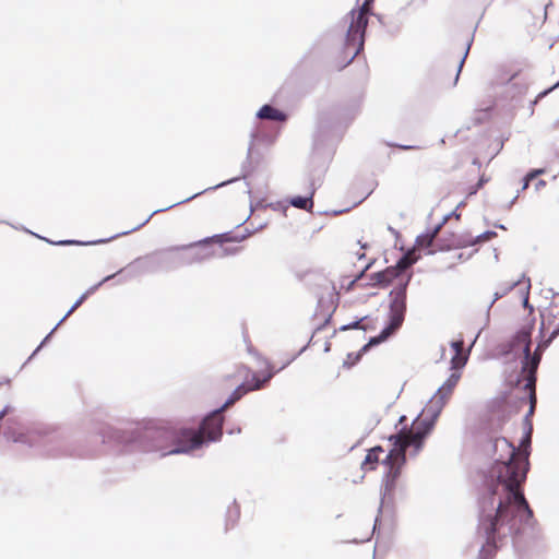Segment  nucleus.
<instances>
[{
	"mask_svg": "<svg viewBox=\"0 0 559 559\" xmlns=\"http://www.w3.org/2000/svg\"><path fill=\"white\" fill-rule=\"evenodd\" d=\"M493 448L496 457L488 472V495L480 501L478 525L487 538V545L481 549L486 555L492 552L497 539L520 532L533 518L521 490L528 469L527 459L506 438L497 439Z\"/></svg>",
	"mask_w": 559,
	"mask_h": 559,
	"instance_id": "obj_1",
	"label": "nucleus"
},
{
	"mask_svg": "<svg viewBox=\"0 0 559 559\" xmlns=\"http://www.w3.org/2000/svg\"><path fill=\"white\" fill-rule=\"evenodd\" d=\"M447 400L435 395L428 401L421 413L414 419L411 429L391 436L393 448L385 454L381 463L384 467L382 504L395 488V481L406 462V450L412 448V455H417L423 448L425 438L431 432L436 420L441 414Z\"/></svg>",
	"mask_w": 559,
	"mask_h": 559,
	"instance_id": "obj_2",
	"label": "nucleus"
},
{
	"mask_svg": "<svg viewBox=\"0 0 559 559\" xmlns=\"http://www.w3.org/2000/svg\"><path fill=\"white\" fill-rule=\"evenodd\" d=\"M261 366L264 367V369L261 371L263 376L262 378H260L257 373L251 372L246 366L237 367L234 377H237L241 382L223 404V406L206 416L198 431L191 429H182L175 438V447L171 450L165 452L164 455L191 453L194 450L202 448L203 444L207 442L217 441L222 436L223 411L241 399V396L246 393L260 390L273 377L274 372L272 371L269 361L262 360Z\"/></svg>",
	"mask_w": 559,
	"mask_h": 559,
	"instance_id": "obj_3",
	"label": "nucleus"
},
{
	"mask_svg": "<svg viewBox=\"0 0 559 559\" xmlns=\"http://www.w3.org/2000/svg\"><path fill=\"white\" fill-rule=\"evenodd\" d=\"M533 326L522 329L516 333L512 342V350L520 353L522 358V378L519 382H524V389L530 393L531 407L528 414H533L536 402L535 397V382L536 370L540 362L542 353L547 348L551 341L559 335V326L555 329L547 341L538 343L534 354H531V334Z\"/></svg>",
	"mask_w": 559,
	"mask_h": 559,
	"instance_id": "obj_4",
	"label": "nucleus"
},
{
	"mask_svg": "<svg viewBox=\"0 0 559 559\" xmlns=\"http://www.w3.org/2000/svg\"><path fill=\"white\" fill-rule=\"evenodd\" d=\"M408 283L409 276L402 277L399 284L390 292L388 325L378 336L370 338V341L362 347V350L368 349L372 345L380 344L401 328L406 313V292Z\"/></svg>",
	"mask_w": 559,
	"mask_h": 559,
	"instance_id": "obj_5",
	"label": "nucleus"
},
{
	"mask_svg": "<svg viewBox=\"0 0 559 559\" xmlns=\"http://www.w3.org/2000/svg\"><path fill=\"white\" fill-rule=\"evenodd\" d=\"M372 0H364L358 10H352L346 22L348 28L346 34V49L353 50V58H355L364 47L365 31L368 24V14L370 13V3Z\"/></svg>",
	"mask_w": 559,
	"mask_h": 559,
	"instance_id": "obj_6",
	"label": "nucleus"
},
{
	"mask_svg": "<svg viewBox=\"0 0 559 559\" xmlns=\"http://www.w3.org/2000/svg\"><path fill=\"white\" fill-rule=\"evenodd\" d=\"M222 236H214L212 238H206L200 240L193 245L178 247V249L188 250V254L183 258L187 263H194L204 261L212 255H214L213 250L209 247V242L211 240L221 241Z\"/></svg>",
	"mask_w": 559,
	"mask_h": 559,
	"instance_id": "obj_7",
	"label": "nucleus"
},
{
	"mask_svg": "<svg viewBox=\"0 0 559 559\" xmlns=\"http://www.w3.org/2000/svg\"><path fill=\"white\" fill-rule=\"evenodd\" d=\"M413 262L414 261L411 260L407 255L403 257L402 259H400L395 266L388 267L384 271L377 273L374 275L376 283L382 286H386L391 284L394 280H397V282H400L402 277H411V274H402V272L405 271L408 266H411ZM397 284L399 283H396V285Z\"/></svg>",
	"mask_w": 559,
	"mask_h": 559,
	"instance_id": "obj_8",
	"label": "nucleus"
},
{
	"mask_svg": "<svg viewBox=\"0 0 559 559\" xmlns=\"http://www.w3.org/2000/svg\"><path fill=\"white\" fill-rule=\"evenodd\" d=\"M115 275H108L106 276L102 282L98 284L90 287L75 302L74 305L69 309V311L63 316V318L57 323V325L51 330V332L45 337V340L40 343V345L35 349L33 353V356L41 348V346L46 343V341L50 337V335L57 330V328L76 309L79 308L83 301L92 294H94L105 282H108L111 280Z\"/></svg>",
	"mask_w": 559,
	"mask_h": 559,
	"instance_id": "obj_9",
	"label": "nucleus"
},
{
	"mask_svg": "<svg viewBox=\"0 0 559 559\" xmlns=\"http://www.w3.org/2000/svg\"><path fill=\"white\" fill-rule=\"evenodd\" d=\"M451 348L454 352V355L451 358V368L452 369H461L465 366L467 361V356L463 354V341H454L451 343Z\"/></svg>",
	"mask_w": 559,
	"mask_h": 559,
	"instance_id": "obj_10",
	"label": "nucleus"
},
{
	"mask_svg": "<svg viewBox=\"0 0 559 559\" xmlns=\"http://www.w3.org/2000/svg\"><path fill=\"white\" fill-rule=\"evenodd\" d=\"M460 378L461 374L459 372L451 373L450 377L444 381V383L437 390L436 394L448 401L454 388L456 386Z\"/></svg>",
	"mask_w": 559,
	"mask_h": 559,
	"instance_id": "obj_11",
	"label": "nucleus"
},
{
	"mask_svg": "<svg viewBox=\"0 0 559 559\" xmlns=\"http://www.w3.org/2000/svg\"><path fill=\"white\" fill-rule=\"evenodd\" d=\"M257 118L274 121H284L286 119V115L281 110L272 107L271 105H264L257 112Z\"/></svg>",
	"mask_w": 559,
	"mask_h": 559,
	"instance_id": "obj_12",
	"label": "nucleus"
},
{
	"mask_svg": "<svg viewBox=\"0 0 559 559\" xmlns=\"http://www.w3.org/2000/svg\"><path fill=\"white\" fill-rule=\"evenodd\" d=\"M448 217H444V219L439 225H437L431 231L419 235L416 238V246L421 249L428 248L432 243V240L435 239L441 226L445 223Z\"/></svg>",
	"mask_w": 559,
	"mask_h": 559,
	"instance_id": "obj_13",
	"label": "nucleus"
},
{
	"mask_svg": "<svg viewBox=\"0 0 559 559\" xmlns=\"http://www.w3.org/2000/svg\"><path fill=\"white\" fill-rule=\"evenodd\" d=\"M384 451L381 447H376L368 451L361 467L364 469H373L374 464L380 461V454H382Z\"/></svg>",
	"mask_w": 559,
	"mask_h": 559,
	"instance_id": "obj_14",
	"label": "nucleus"
},
{
	"mask_svg": "<svg viewBox=\"0 0 559 559\" xmlns=\"http://www.w3.org/2000/svg\"><path fill=\"white\" fill-rule=\"evenodd\" d=\"M312 195L313 191H311L308 197H294L290 199L289 203L294 207L310 211L313 206Z\"/></svg>",
	"mask_w": 559,
	"mask_h": 559,
	"instance_id": "obj_15",
	"label": "nucleus"
},
{
	"mask_svg": "<svg viewBox=\"0 0 559 559\" xmlns=\"http://www.w3.org/2000/svg\"><path fill=\"white\" fill-rule=\"evenodd\" d=\"M521 284H522V281H521V280H519V281H516V282H513L511 285H508V286H506V287L501 288V290H500V292L495 293V297H493L492 301L490 302V305H489V307H488V309H487V311H486V320H487V321H488V319H489V309H490V307H491V306H492V305H493V304H495L499 298H501L502 296H504L509 290H511L512 288H514L515 286L521 285Z\"/></svg>",
	"mask_w": 559,
	"mask_h": 559,
	"instance_id": "obj_16",
	"label": "nucleus"
},
{
	"mask_svg": "<svg viewBox=\"0 0 559 559\" xmlns=\"http://www.w3.org/2000/svg\"><path fill=\"white\" fill-rule=\"evenodd\" d=\"M521 281H522V284L520 286H521V292L523 294V306H524V308H527V309H530L532 311L533 308L528 304V295H530V288H531V281H530V278H526L525 275L522 276Z\"/></svg>",
	"mask_w": 559,
	"mask_h": 559,
	"instance_id": "obj_17",
	"label": "nucleus"
},
{
	"mask_svg": "<svg viewBox=\"0 0 559 559\" xmlns=\"http://www.w3.org/2000/svg\"><path fill=\"white\" fill-rule=\"evenodd\" d=\"M5 436L9 440H12L13 442H23V443L28 442L26 436L23 432L15 433L12 431H7Z\"/></svg>",
	"mask_w": 559,
	"mask_h": 559,
	"instance_id": "obj_18",
	"label": "nucleus"
},
{
	"mask_svg": "<svg viewBox=\"0 0 559 559\" xmlns=\"http://www.w3.org/2000/svg\"><path fill=\"white\" fill-rule=\"evenodd\" d=\"M496 236L495 231H485L480 235H478L473 241H471V245H475L481 241H487Z\"/></svg>",
	"mask_w": 559,
	"mask_h": 559,
	"instance_id": "obj_19",
	"label": "nucleus"
},
{
	"mask_svg": "<svg viewBox=\"0 0 559 559\" xmlns=\"http://www.w3.org/2000/svg\"><path fill=\"white\" fill-rule=\"evenodd\" d=\"M366 350H362V348L360 349L359 354H357L356 356H354L353 354H348L347 355V358L346 360L344 361V365L346 366H353L354 364H356V361L359 359L360 355L362 353H365Z\"/></svg>",
	"mask_w": 559,
	"mask_h": 559,
	"instance_id": "obj_20",
	"label": "nucleus"
},
{
	"mask_svg": "<svg viewBox=\"0 0 559 559\" xmlns=\"http://www.w3.org/2000/svg\"><path fill=\"white\" fill-rule=\"evenodd\" d=\"M543 173H544L543 169H535V170L528 173L527 176H528V178L533 179V178H535L536 176H538V175H540Z\"/></svg>",
	"mask_w": 559,
	"mask_h": 559,
	"instance_id": "obj_21",
	"label": "nucleus"
},
{
	"mask_svg": "<svg viewBox=\"0 0 559 559\" xmlns=\"http://www.w3.org/2000/svg\"><path fill=\"white\" fill-rule=\"evenodd\" d=\"M483 183H484V180H483V179H480V180H479V182L476 185V187H474V188L471 190L469 194H474V193H476V192H477V190H478V188H480V187L483 186Z\"/></svg>",
	"mask_w": 559,
	"mask_h": 559,
	"instance_id": "obj_22",
	"label": "nucleus"
},
{
	"mask_svg": "<svg viewBox=\"0 0 559 559\" xmlns=\"http://www.w3.org/2000/svg\"><path fill=\"white\" fill-rule=\"evenodd\" d=\"M545 186H546V181L545 180H539V181L536 182L535 189L538 191L542 188H544Z\"/></svg>",
	"mask_w": 559,
	"mask_h": 559,
	"instance_id": "obj_23",
	"label": "nucleus"
},
{
	"mask_svg": "<svg viewBox=\"0 0 559 559\" xmlns=\"http://www.w3.org/2000/svg\"><path fill=\"white\" fill-rule=\"evenodd\" d=\"M235 180H236V179H231V180H228V181L221 182V183H218V185H216V186H214V187H211L210 189H217V188L223 187V186H226L227 183H230V182H233V181H235Z\"/></svg>",
	"mask_w": 559,
	"mask_h": 559,
	"instance_id": "obj_24",
	"label": "nucleus"
},
{
	"mask_svg": "<svg viewBox=\"0 0 559 559\" xmlns=\"http://www.w3.org/2000/svg\"><path fill=\"white\" fill-rule=\"evenodd\" d=\"M531 180H532V179H531V178H528V176L526 175V177L524 178V182H523V186H522V190H525V189H527V188H528V185H530V181H531Z\"/></svg>",
	"mask_w": 559,
	"mask_h": 559,
	"instance_id": "obj_25",
	"label": "nucleus"
},
{
	"mask_svg": "<svg viewBox=\"0 0 559 559\" xmlns=\"http://www.w3.org/2000/svg\"><path fill=\"white\" fill-rule=\"evenodd\" d=\"M467 53H468V48L466 49V51L464 52L463 58H462V59H461V61H460V64H459V72L461 71V69H462V67H463V64H464V61H465V58H466Z\"/></svg>",
	"mask_w": 559,
	"mask_h": 559,
	"instance_id": "obj_26",
	"label": "nucleus"
},
{
	"mask_svg": "<svg viewBox=\"0 0 559 559\" xmlns=\"http://www.w3.org/2000/svg\"><path fill=\"white\" fill-rule=\"evenodd\" d=\"M8 411H9V407L7 406V407H4V408L0 412V420H1L5 415H7Z\"/></svg>",
	"mask_w": 559,
	"mask_h": 559,
	"instance_id": "obj_27",
	"label": "nucleus"
},
{
	"mask_svg": "<svg viewBox=\"0 0 559 559\" xmlns=\"http://www.w3.org/2000/svg\"><path fill=\"white\" fill-rule=\"evenodd\" d=\"M558 86H559V81H558V82H557L552 87H550L549 90H547V91H545L544 93H542V95H546L548 92H550V91L555 90V88H556V87H558Z\"/></svg>",
	"mask_w": 559,
	"mask_h": 559,
	"instance_id": "obj_28",
	"label": "nucleus"
},
{
	"mask_svg": "<svg viewBox=\"0 0 559 559\" xmlns=\"http://www.w3.org/2000/svg\"><path fill=\"white\" fill-rule=\"evenodd\" d=\"M72 243H75V241H72V240H63V241H59L58 245H72Z\"/></svg>",
	"mask_w": 559,
	"mask_h": 559,
	"instance_id": "obj_29",
	"label": "nucleus"
},
{
	"mask_svg": "<svg viewBox=\"0 0 559 559\" xmlns=\"http://www.w3.org/2000/svg\"><path fill=\"white\" fill-rule=\"evenodd\" d=\"M200 193H195L194 195L192 197H189L188 199H186L185 201H189V200H192L193 198H195L197 195H199Z\"/></svg>",
	"mask_w": 559,
	"mask_h": 559,
	"instance_id": "obj_30",
	"label": "nucleus"
},
{
	"mask_svg": "<svg viewBox=\"0 0 559 559\" xmlns=\"http://www.w3.org/2000/svg\"><path fill=\"white\" fill-rule=\"evenodd\" d=\"M479 333H480V331L477 333L476 337L473 340L472 345H474V344L476 343V340H477V337L479 336Z\"/></svg>",
	"mask_w": 559,
	"mask_h": 559,
	"instance_id": "obj_31",
	"label": "nucleus"
},
{
	"mask_svg": "<svg viewBox=\"0 0 559 559\" xmlns=\"http://www.w3.org/2000/svg\"><path fill=\"white\" fill-rule=\"evenodd\" d=\"M462 258H463V254H462V253H460V254L457 255V259H460V260H461Z\"/></svg>",
	"mask_w": 559,
	"mask_h": 559,
	"instance_id": "obj_32",
	"label": "nucleus"
},
{
	"mask_svg": "<svg viewBox=\"0 0 559 559\" xmlns=\"http://www.w3.org/2000/svg\"><path fill=\"white\" fill-rule=\"evenodd\" d=\"M234 432H238L239 433L240 432V428L234 429Z\"/></svg>",
	"mask_w": 559,
	"mask_h": 559,
	"instance_id": "obj_33",
	"label": "nucleus"
},
{
	"mask_svg": "<svg viewBox=\"0 0 559 559\" xmlns=\"http://www.w3.org/2000/svg\"><path fill=\"white\" fill-rule=\"evenodd\" d=\"M234 432H238L239 433L240 432V428L234 429Z\"/></svg>",
	"mask_w": 559,
	"mask_h": 559,
	"instance_id": "obj_34",
	"label": "nucleus"
},
{
	"mask_svg": "<svg viewBox=\"0 0 559 559\" xmlns=\"http://www.w3.org/2000/svg\"><path fill=\"white\" fill-rule=\"evenodd\" d=\"M210 190L209 188L205 189V190H202V193H205V191ZM201 194V192H199Z\"/></svg>",
	"mask_w": 559,
	"mask_h": 559,
	"instance_id": "obj_35",
	"label": "nucleus"
}]
</instances>
